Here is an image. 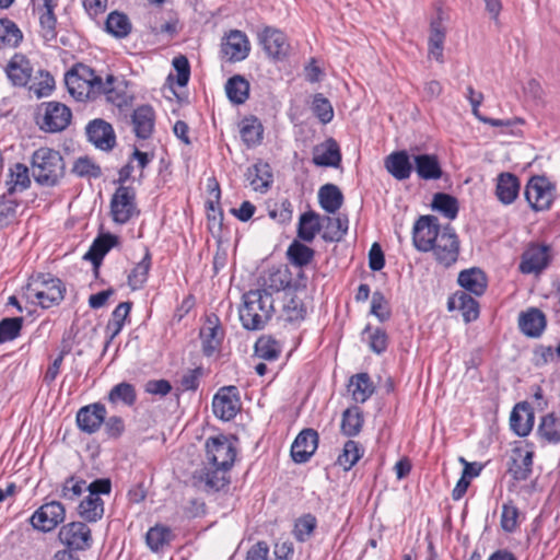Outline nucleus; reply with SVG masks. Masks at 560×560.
<instances>
[{"label":"nucleus","instance_id":"1","mask_svg":"<svg viewBox=\"0 0 560 560\" xmlns=\"http://www.w3.org/2000/svg\"><path fill=\"white\" fill-rule=\"evenodd\" d=\"M236 457V448L226 435L209 438L206 442V464L196 470L194 478L205 483L207 491H219L226 483V471L230 470Z\"/></svg>","mask_w":560,"mask_h":560},{"label":"nucleus","instance_id":"2","mask_svg":"<svg viewBox=\"0 0 560 560\" xmlns=\"http://www.w3.org/2000/svg\"><path fill=\"white\" fill-rule=\"evenodd\" d=\"M275 312L273 298L258 290H250L243 295L240 319L244 328L260 330L270 320Z\"/></svg>","mask_w":560,"mask_h":560},{"label":"nucleus","instance_id":"3","mask_svg":"<svg viewBox=\"0 0 560 560\" xmlns=\"http://www.w3.org/2000/svg\"><path fill=\"white\" fill-rule=\"evenodd\" d=\"M65 83L71 96L77 101H94L103 89V79L83 63L74 65L65 75Z\"/></svg>","mask_w":560,"mask_h":560},{"label":"nucleus","instance_id":"4","mask_svg":"<svg viewBox=\"0 0 560 560\" xmlns=\"http://www.w3.org/2000/svg\"><path fill=\"white\" fill-rule=\"evenodd\" d=\"M66 164L61 154L49 148L37 149L32 156V174L42 186H56L65 175Z\"/></svg>","mask_w":560,"mask_h":560},{"label":"nucleus","instance_id":"5","mask_svg":"<svg viewBox=\"0 0 560 560\" xmlns=\"http://www.w3.org/2000/svg\"><path fill=\"white\" fill-rule=\"evenodd\" d=\"M66 287L58 278L49 273H38L31 277L25 287V296L37 302L43 308L58 305L65 296Z\"/></svg>","mask_w":560,"mask_h":560},{"label":"nucleus","instance_id":"6","mask_svg":"<svg viewBox=\"0 0 560 560\" xmlns=\"http://www.w3.org/2000/svg\"><path fill=\"white\" fill-rule=\"evenodd\" d=\"M86 490L89 494L78 506L79 515L86 522H97L104 514V502L100 495L110 493L112 482L107 478L96 479L86 487Z\"/></svg>","mask_w":560,"mask_h":560},{"label":"nucleus","instance_id":"7","mask_svg":"<svg viewBox=\"0 0 560 560\" xmlns=\"http://www.w3.org/2000/svg\"><path fill=\"white\" fill-rule=\"evenodd\" d=\"M71 110L59 102L43 103L39 108L37 124L47 132H58L68 127L71 121Z\"/></svg>","mask_w":560,"mask_h":560},{"label":"nucleus","instance_id":"8","mask_svg":"<svg viewBox=\"0 0 560 560\" xmlns=\"http://www.w3.org/2000/svg\"><path fill=\"white\" fill-rule=\"evenodd\" d=\"M110 214L118 224H125L139 214L132 187L120 185L116 189L110 199Z\"/></svg>","mask_w":560,"mask_h":560},{"label":"nucleus","instance_id":"9","mask_svg":"<svg viewBox=\"0 0 560 560\" xmlns=\"http://www.w3.org/2000/svg\"><path fill=\"white\" fill-rule=\"evenodd\" d=\"M556 187L545 176H534L525 188V198L535 211L548 210L555 199Z\"/></svg>","mask_w":560,"mask_h":560},{"label":"nucleus","instance_id":"10","mask_svg":"<svg viewBox=\"0 0 560 560\" xmlns=\"http://www.w3.org/2000/svg\"><path fill=\"white\" fill-rule=\"evenodd\" d=\"M441 233L442 229L436 217L421 215L413 225V245L419 252H430Z\"/></svg>","mask_w":560,"mask_h":560},{"label":"nucleus","instance_id":"11","mask_svg":"<svg viewBox=\"0 0 560 560\" xmlns=\"http://www.w3.org/2000/svg\"><path fill=\"white\" fill-rule=\"evenodd\" d=\"M431 250L439 264L445 267L453 265L459 254V241L454 229L450 225L442 228V233Z\"/></svg>","mask_w":560,"mask_h":560},{"label":"nucleus","instance_id":"12","mask_svg":"<svg viewBox=\"0 0 560 560\" xmlns=\"http://www.w3.org/2000/svg\"><path fill=\"white\" fill-rule=\"evenodd\" d=\"M292 283V273L288 266H273L265 270L258 279L256 290L261 293H268L272 298L273 293L290 288Z\"/></svg>","mask_w":560,"mask_h":560},{"label":"nucleus","instance_id":"13","mask_svg":"<svg viewBox=\"0 0 560 560\" xmlns=\"http://www.w3.org/2000/svg\"><path fill=\"white\" fill-rule=\"evenodd\" d=\"M65 506L58 501H51L38 508L31 517L34 528L42 532H51L65 521Z\"/></svg>","mask_w":560,"mask_h":560},{"label":"nucleus","instance_id":"14","mask_svg":"<svg viewBox=\"0 0 560 560\" xmlns=\"http://www.w3.org/2000/svg\"><path fill=\"white\" fill-rule=\"evenodd\" d=\"M61 544L72 550H85L92 545V534L83 522H71L63 525L58 534Z\"/></svg>","mask_w":560,"mask_h":560},{"label":"nucleus","instance_id":"15","mask_svg":"<svg viewBox=\"0 0 560 560\" xmlns=\"http://www.w3.org/2000/svg\"><path fill=\"white\" fill-rule=\"evenodd\" d=\"M241 408L238 392L235 386L222 387L213 397V413L221 420L233 419Z\"/></svg>","mask_w":560,"mask_h":560},{"label":"nucleus","instance_id":"16","mask_svg":"<svg viewBox=\"0 0 560 560\" xmlns=\"http://www.w3.org/2000/svg\"><path fill=\"white\" fill-rule=\"evenodd\" d=\"M33 11L38 15L42 36L46 42L54 40L57 37V18L55 9L57 0H32Z\"/></svg>","mask_w":560,"mask_h":560},{"label":"nucleus","instance_id":"17","mask_svg":"<svg viewBox=\"0 0 560 560\" xmlns=\"http://www.w3.org/2000/svg\"><path fill=\"white\" fill-rule=\"evenodd\" d=\"M33 71L30 59L21 52H15L4 68V72L12 85L20 88L27 85Z\"/></svg>","mask_w":560,"mask_h":560},{"label":"nucleus","instance_id":"18","mask_svg":"<svg viewBox=\"0 0 560 560\" xmlns=\"http://www.w3.org/2000/svg\"><path fill=\"white\" fill-rule=\"evenodd\" d=\"M258 38L269 57L282 59L288 55L290 45L287 40V36L281 31L265 27Z\"/></svg>","mask_w":560,"mask_h":560},{"label":"nucleus","instance_id":"19","mask_svg":"<svg viewBox=\"0 0 560 560\" xmlns=\"http://www.w3.org/2000/svg\"><path fill=\"white\" fill-rule=\"evenodd\" d=\"M223 329L220 326L217 316L208 317L206 324L200 329V339L202 352L207 357L213 355L219 351L223 340Z\"/></svg>","mask_w":560,"mask_h":560},{"label":"nucleus","instance_id":"20","mask_svg":"<svg viewBox=\"0 0 560 560\" xmlns=\"http://www.w3.org/2000/svg\"><path fill=\"white\" fill-rule=\"evenodd\" d=\"M318 434L313 429L302 430L291 446V456L295 463H305L315 453Z\"/></svg>","mask_w":560,"mask_h":560},{"label":"nucleus","instance_id":"21","mask_svg":"<svg viewBox=\"0 0 560 560\" xmlns=\"http://www.w3.org/2000/svg\"><path fill=\"white\" fill-rule=\"evenodd\" d=\"M549 246L533 245L522 255L520 270L523 273H536L545 269L549 261Z\"/></svg>","mask_w":560,"mask_h":560},{"label":"nucleus","instance_id":"22","mask_svg":"<svg viewBox=\"0 0 560 560\" xmlns=\"http://www.w3.org/2000/svg\"><path fill=\"white\" fill-rule=\"evenodd\" d=\"M106 413V408L102 404L82 407L77 413L78 427L89 434L94 433L104 422Z\"/></svg>","mask_w":560,"mask_h":560},{"label":"nucleus","instance_id":"23","mask_svg":"<svg viewBox=\"0 0 560 560\" xmlns=\"http://www.w3.org/2000/svg\"><path fill=\"white\" fill-rule=\"evenodd\" d=\"M221 50L230 61L244 60L249 52L247 36L241 31H231L222 43Z\"/></svg>","mask_w":560,"mask_h":560},{"label":"nucleus","instance_id":"24","mask_svg":"<svg viewBox=\"0 0 560 560\" xmlns=\"http://www.w3.org/2000/svg\"><path fill=\"white\" fill-rule=\"evenodd\" d=\"M534 411L528 402H520L513 408L510 417V427L518 436H526L534 425Z\"/></svg>","mask_w":560,"mask_h":560},{"label":"nucleus","instance_id":"25","mask_svg":"<svg viewBox=\"0 0 560 560\" xmlns=\"http://www.w3.org/2000/svg\"><path fill=\"white\" fill-rule=\"evenodd\" d=\"M386 171L397 180L408 179L413 170V161L405 150L395 151L387 155L384 161Z\"/></svg>","mask_w":560,"mask_h":560},{"label":"nucleus","instance_id":"26","mask_svg":"<svg viewBox=\"0 0 560 560\" xmlns=\"http://www.w3.org/2000/svg\"><path fill=\"white\" fill-rule=\"evenodd\" d=\"M89 140L102 150H110L115 145V135L112 126L102 120L95 119L86 127Z\"/></svg>","mask_w":560,"mask_h":560},{"label":"nucleus","instance_id":"27","mask_svg":"<svg viewBox=\"0 0 560 560\" xmlns=\"http://www.w3.org/2000/svg\"><path fill=\"white\" fill-rule=\"evenodd\" d=\"M546 323L545 314L536 307L522 312L518 317L521 331L532 338L539 337L542 334Z\"/></svg>","mask_w":560,"mask_h":560},{"label":"nucleus","instance_id":"28","mask_svg":"<svg viewBox=\"0 0 560 560\" xmlns=\"http://www.w3.org/2000/svg\"><path fill=\"white\" fill-rule=\"evenodd\" d=\"M413 168L423 180H436L443 175L440 161L435 154L413 155Z\"/></svg>","mask_w":560,"mask_h":560},{"label":"nucleus","instance_id":"29","mask_svg":"<svg viewBox=\"0 0 560 560\" xmlns=\"http://www.w3.org/2000/svg\"><path fill=\"white\" fill-rule=\"evenodd\" d=\"M533 452L524 451L520 447L512 450L509 471L517 481L528 479L532 474Z\"/></svg>","mask_w":560,"mask_h":560},{"label":"nucleus","instance_id":"30","mask_svg":"<svg viewBox=\"0 0 560 560\" xmlns=\"http://www.w3.org/2000/svg\"><path fill=\"white\" fill-rule=\"evenodd\" d=\"M443 12L438 11V16L430 24L429 57L443 62V44L446 36V28L443 25Z\"/></svg>","mask_w":560,"mask_h":560},{"label":"nucleus","instance_id":"31","mask_svg":"<svg viewBox=\"0 0 560 560\" xmlns=\"http://www.w3.org/2000/svg\"><path fill=\"white\" fill-rule=\"evenodd\" d=\"M447 306L450 311H460L466 323L476 320L479 316L478 302L464 291L454 293V295L448 299Z\"/></svg>","mask_w":560,"mask_h":560},{"label":"nucleus","instance_id":"32","mask_svg":"<svg viewBox=\"0 0 560 560\" xmlns=\"http://www.w3.org/2000/svg\"><path fill=\"white\" fill-rule=\"evenodd\" d=\"M341 162L338 143L334 139L317 145L313 153V163L317 166L337 167Z\"/></svg>","mask_w":560,"mask_h":560},{"label":"nucleus","instance_id":"33","mask_svg":"<svg viewBox=\"0 0 560 560\" xmlns=\"http://www.w3.org/2000/svg\"><path fill=\"white\" fill-rule=\"evenodd\" d=\"M458 284L466 291L480 296L487 289L486 273L479 268H469L458 275Z\"/></svg>","mask_w":560,"mask_h":560},{"label":"nucleus","instance_id":"34","mask_svg":"<svg viewBox=\"0 0 560 560\" xmlns=\"http://www.w3.org/2000/svg\"><path fill=\"white\" fill-rule=\"evenodd\" d=\"M520 191V180L511 173H502L498 176L495 195L498 199L504 203H512Z\"/></svg>","mask_w":560,"mask_h":560},{"label":"nucleus","instance_id":"35","mask_svg":"<svg viewBox=\"0 0 560 560\" xmlns=\"http://www.w3.org/2000/svg\"><path fill=\"white\" fill-rule=\"evenodd\" d=\"M132 124L136 136L141 139H148L154 127V112L152 107L149 105L138 107L133 112Z\"/></svg>","mask_w":560,"mask_h":560},{"label":"nucleus","instance_id":"36","mask_svg":"<svg viewBox=\"0 0 560 560\" xmlns=\"http://www.w3.org/2000/svg\"><path fill=\"white\" fill-rule=\"evenodd\" d=\"M246 178L255 191L265 192L272 183V173L268 163H257L247 168Z\"/></svg>","mask_w":560,"mask_h":560},{"label":"nucleus","instance_id":"37","mask_svg":"<svg viewBox=\"0 0 560 560\" xmlns=\"http://www.w3.org/2000/svg\"><path fill=\"white\" fill-rule=\"evenodd\" d=\"M322 229V217L314 211H307L300 217L298 236L302 241L311 243Z\"/></svg>","mask_w":560,"mask_h":560},{"label":"nucleus","instance_id":"38","mask_svg":"<svg viewBox=\"0 0 560 560\" xmlns=\"http://www.w3.org/2000/svg\"><path fill=\"white\" fill-rule=\"evenodd\" d=\"M117 237L112 234L98 236L84 255V259L90 260L95 269L98 268L104 256L117 244Z\"/></svg>","mask_w":560,"mask_h":560},{"label":"nucleus","instance_id":"39","mask_svg":"<svg viewBox=\"0 0 560 560\" xmlns=\"http://www.w3.org/2000/svg\"><path fill=\"white\" fill-rule=\"evenodd\" d=\"M262 133L264 127L260 120L254 116L244 118L240 124L241 138L248 148L260 144Z\"/></svg>","mask_w":560,"mask_h":560},{"label":"nucleus","instance_id":"40","mask_svg":"<svg viewBox=\"0 0 560 560\" xmlns=\"http://www.w3.org/2000/svg\"><path fill=\"white\" fill-rule=\"evenodd\" d=\"M318 201L327 213H336L342 206L343 195L338 186L326 184L318 190Z\"/></svg>","mask_w":560,"mask_h":560},{"label":"nucleus","instance_id":"41","mask_svg":"<svg viewBox=\"0 0 560 560\" xmlns=\"http://www.w3.org/2000/svg\"><path fill=\"white\" fill-rule=\"evenodd\" d=\"M323 234L326 242H339L348 231V218L343 217H322Z\"/></svg>","mask_w":560,"mask_h":560},{"label":"nucleus","instance_id":"42","mask_svg":"<svg viewBox=\"0 0 560 560\" xmlns=\"http://www.w3.org/2000/svg\"><path fill=\"white\" fill-rule=\"evenodd\" d=\"M306 306L298 295L287 292L284 295L281 316L285 322L295 323L303 320L306 316Z\"/></svg>","mask_w":560,"mask_h":560},{"label":"nucleus","instance_id":"43","mask_svg":"<svg viewBox=\"0 0 560 560\" xmlns=\"http://www.w3.org/2000/svg\"><path fill=\"white\" fill-rule=\"evenodd\" d=\"M225 92L233 104H243L249 96V82L242 75H233L225 83Z\"/></svg>","mask_w":560,"mask_h":560},{"label":"nucleus","instance_id":"44","mask_svg":"<svg viewBox=\"0 0 560 560\" xmlns=\"http://www.w3.org/2000/svg\"><path fill=\"white\" fill-rule=\"evenodd\" d=\"M349 392L357 402L366 401L374 392L373 383L368 373H360L350 378Z\"/></svg>","mask_w":560,"mask_h":560},{"label":"nucleus","instance_id":"45","mask_svg":"<svg viewBox=\"0 0 560 560\" xmlns=\"http://www.w3.org/2000/svg\"><path fill=\"white\" fill-rule=\"evenodd\" d=\"M131 305H132L131 302H121L114 310V312L112 314V318L108 320V323L106 325V332L108 335V339L106 341V347L121 331V329L124 327L125 319L131 310Z\"/></svg>","mask_w":560,"mask_h":560},{"label":"nucleus","instance_id":"46","mask_svg":"<svg viewBox=\"0 0 560 560\" xmlns=\"http://www.w3.org/2000/svg\"><path fill=\"white\" fill-rule=\"evenodd\" d=\"M31 184L28 168L22 163H15L10 168L9 179L7 180L8 194L13 195L16 191H23Z\"/></svg>","mask_w":560,"mask_h":560},{"label":"nucleus","instance_id":"47","mask_svg":"<svg viewBox=\"0 0 560 560\" xmlns=\"http://www.w3.org/2000/svg\"><path fill=\"white\" fill-rule=\"evenodd\" d=\"M151 268V254L145 249L143 258L133 267L128 275V285L131 290L141 289L148 280L149 271Z\"/></svg>","mask_w":560,"mask_h":560},{"label":"nucleus","instance_id":"48","mask_svg":"<svg viewBox=\"0 0 560 560\" xmlns=\"http://www.w3.org/2000/svg\"><path fill=\"white\" fill-rule=\"evenodd\" d=\"M363 425V417L358 407H351L343 411L340 430L346 436H355Z\"/></svg>","mask_w":560,"mask_h":560},{"label":"nucleus","instance_id":"49","mask_svg":"<svg viewBox=\"0 0 560 560\" xmlns=\"http://www.w3.org/2000/svg\"><path fill=\"white\" fill-rule=\"evenodd\" d=\"M117 78L109 74L103 80V89H100V96L105 95L106 101L121 107L127 103L126 93L119 88Z\"/></svg>","mask_w":560,"mask_h":560},{"label":"nucleus","instance_id":"50","mask_svg":"<svg viewBox=\"0 0 560 560\" xmlns=\"http://www.w3.org/2000/svg\"><path fill=\"white\" fill-rule=\"evenodd\" d=\"M173 537L174 535L168 527L156 525L149 529L145 540L151 550L159 551L168 545Z\"/></svg>","mask_w":560,"mask_h":560},{"label":"nucleus","instance_id":"51","mask_svg":"<svg viewBox=\"0 0 560 560\" xmlns=\"http://www.w3.org/2000/svg\"><path fill=\"white\" fill-rule=\"evenodd\" d=\"M23 34L18 25L9 19H0V46L18 47Z\"/></svg>","mask_w":560,"mask_h":560},{"label":"nucleus","instance_id":"52","mask_svg":"<svg viewBox=\"0 0 560 560\" xmlns=\"http://www.w3.org/2000/svg\"><path fill=\"white\" fill-rule=\"evenodd\" d=\"M106 31L115 37H126L131 31V23L126 14L112 12L106 19Z\"/></svg>","mask_w":560,"mask_h":560},{"label":"nucleus","instance_id":"53","mask_svg":"<svg viewBox=\"0 0 560 560\" xmlns=\"http://www.w3.org/2000/svg\"><path fill=\"white\" fill-rule=\"evenodd\" d=\"M538 433L549 443L560 442V421L555 413H548L541 418Z\"/></svg>","mask_w":560,"mask_h":560},{"label":"nucleus","instance_id":"54","mask_svg":"<svg viewBox=\"0 0 560 560\" xmlns=\"http://www.w3.org/2000/svg\"><path fill=\"white\" fill-rule=\"evenodd\" d=\"M362 455L363 450L360 447L359 443L353 440H348L343 445L342 453L337 458V464L345 470H350Z\"/></svg>","mask_w":560,"mask_h":560},{"label":"nucleus","instance_id":"55","mask_svg":"<svg viewBox=\"0 0 560 560\" xmlns=\"http://www.w3.org/2000/svg\"><path fill=\"white\" fill-rule=\"evenodd\" d=\"M314 254L315 252L311 247L298 241H294L287 250L289 260L298 267L308 265L313 260Z\"/></svg>","mask_w":560,"mask_h":560},{"label":"nucleus","instance_id":"56","mask_svg":"<svg viewBox=\"0 0 560 560\" xmlns=\"http://www.w3.org/2000/svg\"><path fill=\"white\" fill-rule=\"evenodd\" d=\"M136 398L133 385L126 382L115 385L108 394V400L113 404L122 402L127 406H132L136 402Z\"/></svg>","mask_w":560,"mask_h":560},{"label":"nucleus","instance_id":"57","mask_svg":"<svg viewBox=\"0 0 560 560\" xmlns=\"http://www.w3.org/2000/svg\"><path fill=\"white\" fill-rule=\"evenodd\" d=\"M432 207L451 220L455 219L458 213V203L456 198L447 194H435Z\"/></svg>","mask_w":560,"mask_h":560},{"label":"nucleus","instance_id":"58","mask_svg":"<svg viewBox=\"0 0 560 560\" xmlns=\"http://www.w3.org/2000/svg\"><path fill=\"white\" fill-rule=\"evenodd\" d=\"M28 89L38 98L48 96L55 89V79L48 71L40 70Z\"/></svg>","mask_w":560,"mask_h":560},{"label":"nucleus","instance_id":"59","mask_svg":"<svg viewBox=\"0 0 560 560\" xmlns=\"http://www.w3.org/2000/svg\"><path fill=\"white\" fill-rule=\"evenodd\" d=\"M362 335L373 352L381 354L386 350L387 335L382 328H372L370 325H368Z\"/></svg>","mask_w":560,"mask_h":560},{"label":"nucleus","instance_id":"60","mask_svg":"<svg viewBox=\"0 0 560 560\" xmlns=\"http://www.w3.org/2000/svg\"><path fill=\"white\" fill-rule=\"evenodd\" d=\"M71 172L84 178H98L102 175L101 167L88 156L78 158L72 165Z\"/></svg>","mask_w":560,"mask_h":560},{"label":"nucleus","instance_id":"61","mask_svg":"<svg viewBox=\"0 0 560 560\" xmlns=\"http://www.w3.org/2000/svg\"><path fill=\"white\" fill-rule=\"evenodd\" d=\"M23 317H5L0 320V343L11 341L19 337L22 326Z\"/></svg>","mask_w":560,"mask_h":560},{"label":"nucleus","instance_id":"62","mask_svg":"<svg viewBox=\"0 0 560 560\" xmlns=\"http://www.w3.org/2000/svg\"><path fill=\"white\" fill-rule=\"evenodd\" d=\"M317 521L312 514H305L296 520L293 535L299 541L307 540L314 533Z\"/></svg>","mask_w":560,"mask_h":560},{"label":"nucleus","instance_id":"63","mask_svg":"<svg viewBox=\"0 0 560 560\" xmlns=\"http://www.w3.org/2000/svg\"><path fill=\"white\" fill-rule=\"evenodd\" d=\"M280 348L276 340L270 337H260L255 343V354L264 360H276L279 357Z\"/></svg>","mask_w":560,"mask_h":560},{"label":"nucleus","instance_id":"64","mask_svg":"<svg viewBox=\"0 0 560 560\" xmlns=\"http://www.w3.org/2000/svg\"><path fill=\"white\" fill-rule=\"evenodd\" d=\"M312 109L323 124H328L334 117V109L330 102L320 93L314 95Z\"/></svg>","mask_w":560,"mask_h":560}]
</instances>
